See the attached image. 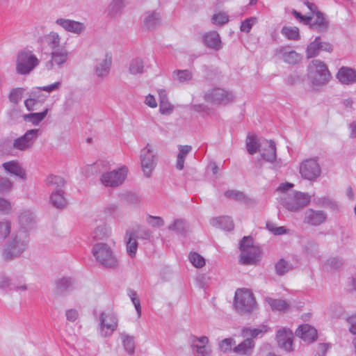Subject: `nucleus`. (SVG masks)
I'll return each instance as SVG.
<instances>
[{
  "label": "nucleus",
  "instance_id": "obj_48",
  "mask_svg": "<svg viewBox=\"0 0 356 356\" xmlns=\"http://www.w3.org/2000/svg\"><path fill=\"white\" fill-rule=\"evenodd\" d=\"M282 33L289 40H298L300 37L299 30L296 27L284 26L282 29Z\"/></svg>",
  "mask_w": 356,
  "mask_h": 356
},
{
  "label": "nucleus",
  "instance_id": "obj_14",
  "mask_svg": "<svg viewBox=\"0 0 356 356\" xmlns=\"http://www.w3.org/2000/svg\"><path fill=\"white\" fill-rule=\"evenodd\" d=\"M55 23L65 31L74 35H81L86 31V24L83 22L60 17L56 19Z\"/></svg>",
  "mask_w": 356,
  "mask_h": 356
},
{
  "label": "nucleus",
  "instance_id": "obj_7",
  "mask_svg": "<svg viewBox=\"0 0 356 356\" xmlns=\"http://www.w3.org/2000/svg\"><path fill=\"white\" fill-rule=\"evenodd\" d=\"M99 334L102 337H109L118 327V317L111 311L102 312L99 316Z\"/></svg>",
  "mask_w": 356,
  "mask_h": 356
},
{
  "label": "nucleus",
  "instance_id": "obj_23",
  "mask_svg": "<svg viewBox=\"0 0 356 356\" xmlns=\"http://www.w3.org/2000/svg\"><path fill=\"white\" fill-rule=\"evenodd\" d=\"M337 78L342 84H353L356 82V71L350 67H342L338 71Z\"/></svg>",
  "mask_w": 356,
  "mask_h": 356
},
{
  "label": "nucleus",
  "instance_id": "obj_57",
  "mask_svg": "<svg viewBox=\"0 0 356 356\" xmlns=\"http://www.w3.org/2000/svg\"><path fill=\"white\" fill-rule=\"evenodd\" d=\"M266 227L270 232L275 235H282L288 233V230L284 227H276L271 222H267Z\"/></svg>",
  "mask_w": 356,
  "mask_h": 356
},
{
  "label": "nucleus",
  "instance_id": "obj_36",
  "mask_svg": "<svg viewBox=\"0 0 356 356\" xmlns=\"http://www.w3.org/2000/svg\"><path fill=\"white\" fill-rule=\"evenodd\" d=\"M213 226L220 227L227 231L234 229V222L229 216H221L211 220Z\"/></svg>",
  "mask_w": 356,
  "mask_h": 356
},
{
  "label": "nucleus",
  "instance_id": "obj_35",
  "mask_svg": "<svg viewBox=\"0 0 356 356\" xmlns=\"http://www.w3.org/2000/svg\"><path fill=\"white\" fill-rule=\"evenodd\" d=\"M120 339L124 350L129 355H134L136 348L134 337L125 332H122L120 334Z\"/></svg>",
  "mask_w": 356,
  "mask_h": 356
},
{
  "label": "nucleus",
  "instance_id": "obj_22",
  "mask_svg": "<svg viewBox=\"0 0 356 356\" xmlns=\"http://www.w3.org/2000/svg\"><path fill=\"white\" fill-rule=\"evenodd\" d=\"M276 56L282 59L285 63L294 65L301 60V56L296 51H288L286 47H280L276 50Z\"/></svg>",
  "mask_w": 356,
  "mask_h": 356
},
{
  "label": "nucleus",
  "instance_id": "obj_4",
  "mask_svg": "<svg viewBox=\"0 0 356 356\" xmlns=\"http://www.w3.org/2000/svg\"><path fill=\"white\" fill-rule=\"evenodd\" d=\"M92 254L96 261L106 268L115 269L118 266V261L114 255L111 247L104 243H97L92 249Z\"/></svg>",
  "mask_w": 356,
  "mask_h": 356
},
{
  "label": "nucleus",
  "instance_id": "obj_52",
  "mask_svg": "<svg viewBox=\"0 0 356 356\" xmlns=\"http://www.w3.org/2000/svg\"><path fill=\"white\" fill-rule=\"evenodd\" d=\"M189 259L191 264L196 268H202L205 265L204 259L198 253H191Z\"/></svg>",
  "mask_w": 356,
  "mask_h": 356
},
{
  "label": "nucleus",
  "instance_id": "obj_11",
  "mask_svg": "<svg viewBox=\"0 0 356 356\" xmlns=\"http://www.w3.org/2000/svg\"><path fill=\"white\" fill-rule=\"evenodd\" d=\"M140 164L143 174L149 177L156 165V154L153 146L149 143L140 151Z\"/></svg>",
  "mask_w": 356,
  "mask_h": 356
},
{
  "label": "nucleus",
  "instance_id": "obj_27",
  "mask_svg": "<svg viewBox=\"0 0 356 356\" xmlns=\"http://www.w3.org/2000/svg\"><path fill=\"white\" fill-rule=\"evenodd\" d=\"M160 19L159 13L155 11H147L144 14L143 24L146 29H152L159 25Z\"/></svg>",
  "mask_w": 356,
  "mask_h": 356
},
{
  "label": "nucleus",
  "instance_id": "obj_47",
  "mask_svg": "<svg viewBox=\"0 0 356 356\" xmlns=\"http://www.w3.org/2000/svg\"><path fill=\"white\" fill-rule=\"evenodd\" d=\"M267 332V327L266 325H260L257 328H244L243 330V334L244 336L248 337L250 335L252 337H258L260 334H263Z\"/></svg>",
  "mask_w": 356,
  "mask_h": 356
},
{
  "label": "nucleus",
  "instance_id": "obj_10",
  "mask_svg": "<svg viewBox=\"0 0 356 356\" xmlns=\"http://www.w3.org/2000/svg\"><path fill=\"white\" fill-rule=\"evenodd\" d=\"M128 171V168L123 165L112 171L104 172L100 177L101 183L106 187H118L126 179Z\"/></svg>",
  "mask_w": 356,
  "mask_h": 356
},
{
  "label": "nucleus",
  "instance_id": "obj_5",
  "mask_svg": "<svg viewBox=\"0 0 356 356\" xmlns=\"http://www.w3.org/2000/svg\"><path fill=\"white\" fill-rule=\"evenodd\" d=\"M40 64V60L33 52L29 49L20 50L16 56V72L20 75L30 74Z\"/></svg>",
  "mask_w": 356,
  "mask_h": 356
},
{
  "label": "nucleus",
  "instance_id": "obj_38",
  "mask_svg": "<svg viewBox=\"0 0 356 356\" xmlns=\"http://www.w3.org/2000/svg\"><path fill=\"white\" fill-rule=\"evenodd\" d=\"M172 76L175 81L184 83L193 79V73L188 70H177L172 72Z\"/></svg>",
  "mask_w": 356,
  "mask_h": 356
},
{
  "label": "nucleus",
  "instance_id": "obj_45",
  "mask_svg": "<svg viewBox=\"0 0 356 356\" xmlns=\"http://www.w3.org/2000/svg\"><path fill=\"white\" fill-rule=\"evenodd\" d=\"M186 224L184 220L177 219L168 227V229L178 234L184 235L186 232Z\"/></svg>",
  "mask_w": 356,
  "mask_h": 356
},
{
  "label": "nucleus",
  "instance_id": "obj_30",
  "mask_svg": "<svg viewBox=\"0 0 356 356\" xmlns=\"http://www.w3.org/2000/svg\"><path fill=\"white\" fill-rule=\"evenodd\" d=\"M3 168L6 171L13 175L19 177L23 179H26V172L24 170L16 161H12L6 162L3 164Z\"/></svg>",
  "mask_w": 356,
  "mask_h": 356
},
{
  "label": "nucleus",
  "instance_id": "obj_8",
  "mask_svg": "<svg viewBox=\"0 0 356 356\" xmlns=\"http://www.w3.org/2000/svg\"><path fill=\"white\" fill-rule=\"evenodd\" d=\"M204 99L213 105L225 106L234 101L235 96L232 91L221 88L208 90L203 96Z\"/></svg>",
  "mask_w": 356,
  "mask_h": 356
},
{
  "label": "nucleus",
  "instance_id": "obj_61",
  "mask_svg": "<svg viewBox=\"0 0 356 356\" xmlns=\"http://www.w3.org/2000/svg\"><path fill=\"white\" fill-rule=\"evenodd\" d=\"M256 22V18H248L244 20L241 25V31L245 33H249L252 26Z\"/></svg>",
  "mask_w": 356,
  "mask_h": 356
},
{
  "label": "nucleus",
  "instance_id": "obj_53",
  "mask_svg": "<svg viewBox=\"0 0 356 356\" xmlns=\"http://www.w3.org/2000/svg\"><path fill=\"white\" fill-rule=\"evenodd\" d=\"M146 221L152 227H161L164 225V220L159 216L148 215Z\"/></svg>",
  "mask_w": 356,
  "mask_h": 356
},
{
  "label": "nucleus",
  "instance_id": "obj_25",
  "mask_svg": "<svg viewBox=\"0 0 356 356\" xmlns=\"http://www.w3.org/2000/svg\"><path fill=\"white\" fill-rule=\"evenodd\" d=\"M205 45L209 48L219 50L222 48V42L219 34L216 31L207 33L203 36Z\"/></svg>",
  "mask_w": 356,
  "mask_h": 356
},
{
  "label": "nucleus",
  "instance_id": "obj_56",
  "mask_svg": "<svg viewBox=\"0 0 356 356\" xmlns=\"http://www.w3.org/2000/svg\"><path fill=\"white\" fill-rule=\"evenodd\" d=\"M13 182L7 177L0 176V193H6L13 188Z\"/></svg>",
  "mask_w": 356,
  "mask_h": 356
},
{
  "label": "nucleus",
  "instance_id": "obj_64",
  "mask_svg": "<svg viewBox=\"0 0 356 356\" xmlns=\"http://www.w3.org/2000/svg\"><path fill=\"white\" fill-rule=\"evenodd\" d=\"M349 325V331L353 334H356V314L352 315L347 318Z\"/></svg>",
  "mask_w": 356,
  "mask_h": 356
},
{
  "label": "nucleus",
  "instance_id": "obj_50",
  "mask_svg": "<svg viewBox=\"0 0 356 356\" xmlns=\"http://www.w3.org/2000/svg\"><path fill=\"white\" fill-rule=\"evenodd\" d=\"M291 269V265L284 259H280L275 265L277 274L283 275Z\"/></svg>",
  "mask_w": 356,
  "mask_h": 356
},
{
  "label": "nucleus",
  "instance_id": "obj_59",
  "mask_svg": "<svg viewBox=\"0 0 356 356\" xmlns=\"http://www.w3.org/2000/svg\"><path fill=\"white\" fill-rule=\"evenodd\" d=\"M10 232V223L8 221L0 222V238H6Z\"/></svg>",
  "mask_w": 356,
  "mask_h": 356
},
{
  "label": "nucleus",
  "instance_id": "obj_42",
  "mask_svg": "<svg viewBox=\"0 0 356 356\" xmlns=\"http://www.w3.org/2000/svg\"><path fill=\"white\" fill-rule=\"evenodd\" d=\"M144 62L140 58H134L129 65V72L131 74H141L143 72Z\"/></svg>",
  "mask_w": 356,
  "mask_h": 356
},
{
  "label": "nucleus",
  "instance_id": "obj_29",
  "mask_svg": "<svg viewBox=\"0 0 356 356\" xmlns=\"http://www.w3.org/2000/svg\"><path fill=\"white\" fill-rule=\"evenodd\" d=\"M111 234V228L106 224H101L97 226L91 234L94 240H105Z\"/></svg>",
  "mask_w": 356,
  "mask_h": 356
},
{
  "label": "nucleus",
  "instance_id": "obj_13",
  "mask_svg": "<svg viewBox=\"0 0 356 356\" xmlns=\"http://www.w3.org/2000/svg\"><path fill=\"white\" fill-rule=\"evenodd\" d=\"M70 56L67 49L63 47L60 49L53 50L51 53V59L45 64L48 70H53L55 68L60 69L67 63Z\"/></svg>",
  "mask_w": 356,
  "mask_h": 356
},
{
  "label": "nucleus",
  "instance_id": "obj_60",
  "mask_svg": "<svg viewBox=\"0 0 356 356\" xmlns=\"http://www.w3.org/2000/svg\"><path fill=\"white\" fill-rule=\"evenodd\" d=\"M11 280L4 273L0 272V290H6L10 286Z\"/></svg>",
  "mask_w": 356,
  "mask_h": 356
},
{
  "label": "nucleus",
  "instance_id": "obj_2",
  "mask_svg": "<svg viewBox=\"0 0 356 356\" xmlns=\"http://www.w3.org/2000/svg\"><path fill=\"white\" fill-rule=\"evenodd\" d=\"M239 262L243 265H256L261 259V250L254 245L253 238L244 236L239 244Z\"/></svg>",
  "mask_w": 356,
  "mask_h": 356
},
{
  "label": "nucleus",
  "instance_id": "obj_15",
  "mask_svg": "<svg viewBox=\"0 0 356 356\" xmlns=\"http://www.w3.org/2000/svg\"><path fill=\"white\" fill-rule=\"evenodd\" d=\"M209 339L206 336H192L190 339L192 352L195 356H212L211 348L208 346Z\"/></svg>",
  "mask_w": 356,
  "mask_h": 356
},
{
  "label": "nucleus",
  "instance_id": "obj_28",
  "mask_svg": "<svg viewBox=\"0 0 356 356\" xmlns=\"http://www.w3.org/2000/svg\"><path fill=\"white\" fill-rule=\"evenodd\" d=\"M126 0H111L108 6V15L111 17L120 16L127 6Z\"/></svg>",
  "mask_w": 356,
  "mask_h": 356
},
{
  "label": "nucleus",
  "instance_id": "obj_41",
  "mask_svg": "<svg viewBox=\"0 0 356 356\" xmlns=\"http://www.w3.org/2000/svg\"><path fill=\"white\" fill-rule=\"evenodd\" d=\"M246 147L248 153L251 155L254 154L259 149L261 148V144L255 135H248L246 138Z\"/></svg>",
  "mask_w": 356,
  "mask_h": 356
},
{
  "label": "nucleus",
  "instance_id": "obj_58",
  "mask_svg": "<svg viewBox=\"0 0 356 356\" xmlns=\"http://www.w3.org/2000/svg\"><path fill=\"white\" fill-rule=\"evenodd\" d=\"M227 197L237 200V201H243L245 199V195L243 193L238 191H227L225 193Z\"/></svg>",
  "mask_w": 356,
  "mask_h": 356
},
{
  "label": "nucleus",
  "instance_id": "obj_51",
  "mask_svg": "<svg viewBox=\"0 0 356 356\" xmlns=\"http://www.w3.org/2000/svg\"><path fill=\"white\" fill-rule=\"evenodd\" d=\"M234 345H235V341L233 338H226L219 342L218 348L221 351L227 353L232 350Z\"/></svg>",
  "mask_w": 356,
  "mask_h": 356
},
{
  "label": "nucleus",
  "instance_id": "obj_44",
  "mask_svg": "<svg viewBox=\"0 0 356 356\" xmlns=\"http://www.w3.org/2000/svg\"><path fill=\"white\" fill-rule=\"evenodd\" d=\"M127 252L131 257L136 256L138 249V242L133 234L127 233Z\"/></svg>",
  "mask_w": 356,
  "mask_h": 356
},
{
  "label": "nucleus",
  "instance_id": "obj_12",
  "mask_svg": "<svg viewBox=\"0 0 356 356\" xmlns=\"http://www.w3.org/2000/svg\"><path fill=\"white\" fill-rule=\"evenodd\" d=\"M300 173L304 179L313 181L321 175V169L316 159H309L301 163Z\"/></svg>",
  "mask_w": 356,
  "mask_h": 356
},
{
  "label": "nucleus",
  "instance_id": "obj_46",
  "mask_svg": "<svg viewBox=\"0 0 356 356\" xmlns=\"http://www.w3.org/2000/svg\"><path fill=\"white\" fill-rule=\"evenodd\" d=\"M128 233L129 234H133L136 240H148L152 236V232L149 229L144 227H140L134 232Z\"/></svg>",
  "mask_w": 356,
  "mask_h": 356
},
{
  "label": "nucleus",
  "instance_id": "obj_49",
  "mask_svg": "<svg viewBox=\"0 0 356 356\" xmlns=\"http://www.w3.org/2000/svg\"><path fill=\"white\" fill-rule=\"evenodd\" d=\"M24 89L22 88H13L8 96L9 100L13 104H18L22 99Z\"/></svg>",
  "mask_w": 356,
  "mask_h": 356
},
{
  "label": "nucleus",
  "instance_id": "obj_55",
  "mask_svg": "<svg viewBox=\"0 0 356 356\" xmlns=\"http://www.w3.org/2000/svg\"><path fill=\"white\" fill-rule=\"evenodd\" d=\"M211 20L214 24L222 25L229 21V18L225 13H218L213 15Z\"/></svg>",
  "mask_w": 356,
  "mask_h": 356
},
{
  "label": "nucleus",
  "instance_id": "obj_16",
  "mask_svg": "<svg viewBox=\"0 0 356 356\" xmlns=\"http://www.w3.org/2000/svg\"><path fill=\"white\" fill-rule=\"evenodd\" d=\"M40 134L38 129L28 130L22 136L13 141V147L21 151L27 150L33 147Z\"/></svg>",
  "mask_w": 356,
  "mask_h": 356
},
{
  "label": "nucleus",
  "instance_id": "obj_39",
  "mask_svg": "<svg viewBox=\"0 0 356 356\" xmlns=\"http://www.w3.org/2000/svg\"><path fill=\"white\" fill-rule=\"evenodd\" d=\"M44 40L47 44L53 50L60 49L61 37L58 33L51 31L44 36Z\"/></svg>",
  "mask_w": 356,
  "mask_h": 356
},
{
  "label": "nucleus",
  "instance_id": "obj_34",
  "mask_svg": "<svg viewBox=\"0 0 356 356\" xmlns=\"http://www.w3.org/2000/svg\"><path fill=\"white\" fill-rule=\"evenodd\" d=\"M19 222L21 225L19 229L25 230L27 232L31 229L34 222V215L31 211H24L19 216Z\"/></svg>",
  "mask_w": 356,
  "mask_h": 356
},
{
  "label": "nucleus",
  "instance_id": "obj_54",
  "mask_svg": "<svg viewBox=\"0 0 356 356\" xmlns=\"http://www.w3.org/2000/svg\"><path fill=\"white\" fill-rule=\"evenodd\" d=\"M128 295L130 297L132 303L134 304L135 309L137 312L138 316H140L141 315V307L140 300L137 297V293L135 291L129 289L128 292Z\"/></svg>",
  "mask_w": 356,
  "mask_h": 356
},
{
  "label": "nucleus",
  "instance_id": "obj_9",
  "mask_svg": "<svg viewBox=\"0 0 356 356\" xmlns=\"http://www.w3.org/2000/svg\"><path fill=\"white\" fill-rule=\"evenodd\" d=\"M234 307L241 314H245L254 310L256 302L253 294L248 289H238L235 293Z\"/></svg>",
  "mask_w": 356,
  "mask_h": 356
},
{
  "label": "nucleus",
  "instance_id": "obj_24",
  "mask_svg": "<svg viewBox=\"0 0 356 356\" xmlns=\"http://www.w3.org/2000/svg\"><path fill=\"white\" fill-rule=\"evenodd\" d=\"M296 334L307 343H312L317 337L316 330L308 324L300 325L296 330Z\"/></svg>",
  "mask_w": 356,
  "mask_h": 356
},
{
  "label": "nucleus",
  "instance_id": "obj_32",
  "mask_svg": "<svg viewBox=\"0 0 356 356\" xmlns=\"http://www.w3.org/2000/svg\"><path fill=\"white\" fill-rule=\"evenodd\" d=\"M75 281L72 277H64L56 281V289L57 293H63L74 288Z\"/></svg>",
  "mask_w": 356,
  "mask_h": 356
},
{
  "label": "nucleus",
  "instance_id": "obj_26",
  "mask_svg": "<svg viewBox=\"0 0 356 356\" xmlns=\"http://www.w3.org/2000/svg\"><path fill=\"white\" fill-rule=\"evenodd\" d=\"M310 22L311 29L318 32L326 31L329 26L328 21L323 17V14L319 11H316L314 19H312Z\"/></svg>",
  "mask_w": 356,
  "mask_h": 356
},
{
  "label": "nucleus",
  "instance_id": "obj_37",
  "mask_svg": "<svg viewBox=\"0 0 356 356\" xmlns=\"http://www.w3.org/2000/svg\"><path fill=\"white\" fill-rule=\"evenodd\" d=\"M266 301L273 310L286 312L290 307V304L285 300L266 298Z\"/></svg>",
  "mask_w": 356,
  "mask_h": 356
},
{
  "label": "nucleus",
  "instance_id": "obj_31",
  "mask_svg": "<svg viewBox=\"0 0 356 356\" xmlns=\"http://www.w3.org/2000/svg\"><path fill=\"white\" fill-rule=\"evenodd\" d=\"M49 108H46L42 112L24 114L22 116L26 122H30L33 126H38L46 118Z\"/></svg>",
  "mask_w": 356,
  "mask_h": 356
},
{
  "label": "nucleus",
  "instance_id": "obj_62",
  "mask_svg": "<svg viewBox=\"0 0 356 356\" xmlns=\"http://www.w3.org/2000/svg\"><path fill=\"white\" fill-rule=\"evenodd\" d=\"M159 110L162 114L170 113L173 110V106L170 104L168 100L159 102Z\"/></svg>",
  "mask_w": 356,
  "mask_h": 356
},
{
  "label": "nucleus",
  "instance_id": "obj_17",
  "mask_svg": "<svg viewBox=\"0 0 356 356\" xmlns=\"http://www.w3.org/2000/svg\"><path fill=\"white\" fill-rule=\"evenodd\" d=\"M294 335L293 332L287 327L280 328L276 333V341L278 346L286 352L293 350Z\"/></svg>",
  "mask_w": 356,
  "mask_h": 356
},
{
  "label": "nucleus",
  "instance_id": "obj_6",
  "mask_svg": "<svg viewBox=\"0 0 356 356\" xmlns=\"http://www.w3.org/2000/svg\"><path fill=\"white\" fill-rule=\"evenodd\" d=\"M308 76L313 86H322L330 80V72L326 65L320 60H313L308 66Z\"/></svg>",
  "mask_w": 356,
  "mask_h": 356
},
{
  "label": "nucleus",
  "instance_id": "obj_40",
  "mask_svg": "<svg viewBox=\"0 0 356 356\" xmlns=\"http://www.w3.org/2000/svg\"><path fill=\"white\" fill-rule=\"evenodd\" d=\"M254 346V341L251 339H246L237 346H235L234 351L241 355L250 354Z\"/></svg>",
  "mask_w": 356,
  "mask_h": 356
},
{
  "label": "nucleus",
  "instance_id": "obj_1",
  "mask_svg": "<svg viewBox=\"0 0 356 356\" xmlns=\"http://www.w3.org/2000/svg\"><path fill=\"white\" fill-rule=\"evenodd\" d=\"M29 234L25 230L19 229L11 237L3 252L5 260H11L19 257L28 248Z\"/></svg>",
  "mask_w": 356,
  "mask_h": 356
},
{
  "label": "nucleus",
  "instance_id": "obj_21",
  "mask_svg": "<svg viewBox=\"0 0 356 356\" xmlns=\"http://www.w3.org/2000/svg\"><path fill=\"white\" fill-rule=\"evenodd\" d=\"M327 213L323 211L307 209L305 213L304 222L312 226H318L325 222Z\"/></svg>",
  "mask_w": 356,
  "mask_h": 356
},
{
  "label": "nucleus",
  "instance_id": "obj_43",
  "mask_svg": "<svg viewBox=\"0 0 356 356\" xmlns=\"http://www.w3.org/2000/svg\"><path fill=\"white\" fill-rule=\"evenodd\" d=\"M45 184L49 187H53L55 190L62 189L65 185V180L60 176L49 175L45 179Z\"/></svg>",
  "mask_w": 356,
  "mask_h": 356
},
{
  "label": "nucleus",
  "instance_id": "obj_63",
  "mask_svg": "<svg viewBox=\"0 0 356 356\" xmlns=\"http://www.w3.org/2000/svg\"><path fill=\"white\" fill-rule=\"evenodd\" d=\"M11 208V204L8 200L0 197V212L8 213Z\"/></svg>",
  "mask_w": 356,
  "mask_h": 356
},
{
  "label": "nucleus",
  "instance_id": "obj_20",
  "mask_svg": "<svg viewBox=\"0 0 356 356\" xmlns=\"http://www.w3.org/2000/svg\"><path fill=\"white\" fill-rule=\"evenodd\" d=\"M262 159L270 163H277L276 145L272 140H265L260 149Z\"/></svg>",
  "mask_w": 356,
  "mask_h": 356
},
{
  "label": "nucleus",
  "instance_id": "obj_33",
  "mask_svg": "<svg viewBox=\"0 0 356 356\" xmlns=\"http://www.w3.org/2000/svg\"><path fill=\"white\" fill-rule=\"evenodd\" d=\"M51 204L58 209H63L67 205L66 199L64 197V191L62 189L55 190L50 196Z\"/></svg>",
  "mask_w": 356,
  "mask_h": 356
},
{
  "label": "nucleus",
  "instance_id": "obj_3",
  "mask_svg": "<svg viewBox=\"0 0 356 356\" xmlns=\"http://www.w3.org/2000/svg\"><path fill=\"white\" fill-rule=\"evenodd\" d=\"M311 196L308 193L291 191L282 194L280 197L281 204L289 211L298 212L309 204Z\"/></svg>",
  "mask_w": 356,
  "mask_h": 356
},
{
  "label": "nucleus",
  "instance_id": "obj_18",
  "mask_svg": "<svg viewBox=\"0 0 356 356\" xmlns=\"http://www.w3.org/2000/svg\"><path fill=\"white\" fill-rule=\"evenodd\" d=\"M321 51L331 52L332 46L329 42L323 41L320 37H316L313 42L307 45L306 56L307 58H314L318 56Z\"/></svg>",
  "mask_w": 356,
  "mask_h": 356
},
{
  "label": "nucleus",
  "instance_id": "obj_19",
  "mask_svg": "<svg viewBox=\"0 0 356 356\" xmlns=\"http://www.w3.org/2000/svg\"><path fill=\"white\" fill-rule=\"evenodd\" d=\"M112 65V54L111 52H106L102 59L97 60L95 72L96 76L104 79L107 77L110 73Z\"/></svg>",
  "mask_w": 356,
  "mask_h": 356
}]
</instances>
